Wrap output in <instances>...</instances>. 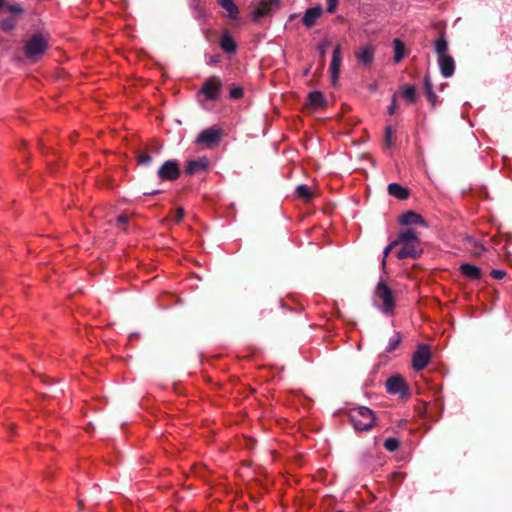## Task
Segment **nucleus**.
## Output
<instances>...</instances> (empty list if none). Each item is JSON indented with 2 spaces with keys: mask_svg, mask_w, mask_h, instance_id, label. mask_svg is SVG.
Wrapping results in <instances>:
<instances>
[{
  "mask_svg": "<svg viewBox=\"0 0 512 512\" xmlns=\"http://www.w3.org/2000/svg\"><path fill=\"white\" fill-rule=\"evenodd\" d=\"M432 354H413L412 367L415 371H421L427 367L431 360Z\"/></svg>",
  "mask_w": 512,
  "mask_h": 512,
  "instance_id": "20",
  "label": "nucleus"
},
{
  "mask_svg": "<svg viewBox=\"0 0 512 512\" xmlns=\"http://www.w3.org/2000/svg\"><path fill=\"white\" fill-rule=\"evenodd\" d=\"M323 9L320 5L312 8H308L303 17H302V23L306 28H312L316 21L322 16Z\"/></svg>",
  "mask_w": 512,
  "mask_h": 512,
  "instance_id": "11",
  "label": "nucleus"
},
{
  "mask_svg": "<svg viewBox=\"0 0 512 512\" xmlns=\"http://www.w3.org/2000/svg\"><path fill=\"white\" fill-rule=\"evenodd\" d=\"M349 419L357 431H368L375 423L373 411L365 406L354 408L349 413Z\"/></svg>",
  "mask_w": 512,
  "mask_h": 512,
  "instance_id": "3",
  "label": "nucleus"
},
{
  "mask_svg": "<svg viewBox=\"0 0 512 512\" xmlns=\"http://www.w3.org/2000/svg\"><path fill=\"white\" fill-rule=\"evenodd\" d=\"M221 140V132L216 127H210L201 131L197 138L196 143L200 145H204L208 148L214 147L219 144Z\"/></svg>",
  "mask_w": 512,
  "mask_h": 512,
  "instance_id": "7",
  "label": "nucleus"
},
{
  "mask_svg": "<svg viewBox=\"0 0 512 512\" xmlns=\"http://www.w3.org/2000/svg\"><path fill=\"white\" fill-rule=\"evenodd\" d=\"M5 7H7V10L12 14L13 17L15 15H21L23 13V8L19 4H12V5L6 4Z\"/></svg>",
  "mask_w": 512,
  "mask_h": 512,
  "instance_id": "36",
  "label": "nucleus"
},
{
  "mask_svg": "<svg viewBox=\"0 0 512 512\" xmlns=\"http://www.w3.org/2000/svg\"><path fill=\"white\" fill-rule=\"evenodd\" d=\"M160 193V190H155V191H152V192H148L146 193L147 195H155V194H159Z\"/></svg>",
  "mask_w": 512,
  "mask_h": 512,
  "instance_id": "47",
  "label": "nucleus"
},
{
  "mask_svg": "<svg viewBox=\"0 0 512 512\" xmlns=\"http://www.w3.org/2000/svg\"><path fill=\"white\" fill-rule=\"evenodd\" d=\"M83 505H84L83 500L79 499V500H78V507H79V509H82V508H83Z\"/></svg>",
  "mask_w": 512,
  "mask_h": 512,
  "instance_id": "46",
  "label": "nucleus"
},
{
  "mask_svg": "<svg viewBox=\"0 0 512 512\" xmlns=\"http://www.w3.org/2000/svg\"><path fill=\"white\" fill-rule=\"evenodd\" d=\"M490 275L494 278V279H503L505 276H506V271L504 270H492L490 272Z\"/></svg>",
  "mask_w": 512,
  "mask_h": 512,
  "instance_id": "41",
  "label": "nucleus"
},
{
  "mask_svg": "<svg viewBox=\"0 0 512 512\" xmlns=\"http://www.w3.org/2000/svg\"><path fill=\"white\" fill-rule=\"evenodd\" d=\"M395 240L398 245L420 242L419 235L413 228L399 232Z\"/></svg>",
  "mask_w": 512,
  "mask_h": 512,
  "instance_id": "17",
  "label": "nucleus"
},
{
  "mask_svg": "<svg viewBox=\"0 0 512 512\" xmlns=\"http://www.w3.org/2000/svg\"><path fill=\"white\" fill-rule=\"evenodd\" d=\"M393 48H394V62L399 63L404 58L405 45L400 39L395 38L393 40Z\"/></svg>",
  "mask_w": 512,
  "mask_h": 512,
  "instance_id": "25",
  "label": "nucleus"
},
{
  "mask_svg": "<svg viewBox=\"0 0 512 512\" xmlns=\"http://www.w3.org/2000/svg\"><path fill=\"white\" fill-rule=\"evenodd\" d=\"M279 7V0H261L252 12V20L257 22L261 18L270 15L273 9Z\"/></svg>",
  "mask_w": 512,
  "mask_h": 512,
  "instance_id": "8",
  "label": "nucleus"
},
{
  "mask_svg": "<svg viewBox=\"0 0 512 512\" xmlns=\"http://www.w3.org/2000/svg\"><path fill=\"white\" fill-rule=\"evenodd\" d=\"M400 245L402 247L396 253V257L399 260L406 259V258L417 259L423 253V249L421 247L420 242L400 244Z\"/></svg>",
  "mask_w": 512,
  "mask_h": 512,
  "instance_id": "9",
  "label": "nucleus"
},
{
  "mask_svg": "<svg viewBox=\"0 0 512 512\" xmlns=\"http://www.w3.org/2000/svg\"><path fill=\"white\" fill-rule=\"evenodd\" d=\"M392 478H393V480H395V481L401 482V481H402V479H403V474H402L401 472H394V473L392 474Z\"/></svg>",
  "mask_w": 512,
  "mask_h": 512,
  "instance_id": "44",
  "label": "nucleus"
},
{
  "mask_svg": "<svg viewBox=\"0 0 512 512\" xmlns=\"http://www.w3.org/2000/svg\"><path fill=\"white\" fill-rule=\"evenodd\" d=\"M424 92L427 100L434 109L437 105L438 96L433 90V83L429 74H426L423 79Z\"/></svg>",
  "mask_w": 512,
  "mask_h": 512,
  "instance_id": "18",
  "label": "nucleus"
},
{
  "mask_svg": "<svg viewBox=\"0 0 512 512\" xmlns=\"http://www.w3.org/2000/svg\"><path fill=\"white\" fill-rule=\"evenodd\" d=\"M222 90V82L219 77L211 76L202 85L199 94H203L206 100L215 101Z\"/></svg>",
  "mask_w": 512,
  "mask_h": 512,
  "instance_id": "4",
  "label": "nucleus"
},
{
  "mask_svg": "<svg viewBox=\"0 0 512 512\" xmlns=\"http://www.w3.org/2000/svg\"><path fill=\"white\" fill-rule=\"evenodd\" d=\"M403 336L399 332H395L394 335L389 339L387 350L393 352L397 349L404 348L401 346Z\"/></svg>",
  "mask_w": 512,
  "mask_h": 512,
  "instance_id": "28",
  "label": "nucleus"
},
{
  "mask_svg": "<svg viewBox=\"0 0 512 512\" xmlns=\"http://www.w3.org/2000/svg\"><path fill=\"white\" fill-rule=\"evenodd\" d=\"M243 96V89L242 87H234L230 90V97L232 99H240Z\"/></svg>",
  "mask_w": 512,
  "mask_h": 512,
  "instance_id": "37",
  "label": "nucleus"
},
{
  "mask_svg": "<svg viewBox=\"0 0 512 512\" xmlns=\"http://www.w3.org/2000/svg\"><path fill=\"white\" fill-rule=\"evenodd\" d=\"M341 59H342L341 46L338 44L334 48L332 60H331V64H330L331 79H332L333 83H335L336 80L338 79V76L340 73Z\"/></svg>",
  "mask_w": 512,
  "mask_h": 512,
  "instance_id": "12",
  "label": "nucleus"
},
{
  "mask_svg": "<svg viewBox=\"0 0 512 512\" xmlns=\"http://www.w3.org/2000/svg\"><path fill=\"white\" fill-rule=\"evenodd\" d=\"M308 104L313 108H320L326 106V100L322 92L313 91L308 94Z\"/></svg>",
  "mask_w": 512,
  "mask_h": 512,
  "instance_id": "23",
  "label": "nucleus"
},
{
  "mask_svg": "<svg viewBox=\"0 0 512 512\" xmlns=\"http://www.w3.org/2000/svg\"><path fill=\"white\" fill-rule=\"evenodd\" d=\"M385 144L388 148H390L394 143L393 138V129L390 125L386 126L385 128V137H384Z\"/></svg>",
  "mask_w": 512,
  "mask_h": 512,
  "instance_id": "34",
  "label": "nucleus"
},
{
  "mask_svg": "<svg viewBox=\"0 0 512 512\" xmlns=\"http://www.w3.org/2000/svg\"><path fill=\"white\" fill-rule=\"evenodd\" d=\"M357 58L364 65H370L374 59V48L371 45L363 47L358 53Z\"/></svg>",
  "mask_w": 512,
  "mask_h": 512,
  "instance_id": "22",
  "label": "nucleus"
},
{
  "mask_svg": "<svg viewBox=\"0 0 512 512\" xmlns=\"http://www.w3.org/2000/svg\"><path fill=\"white\" fill-rule=\"evenodd\" d=\"M387 392L393 395H398L400 398L409 396V388L404 378L400 375H394L386 381Z\"/></svg>",
  "mask_w": 512,
  "mask_h": 512,
  "instance_id": "6",
  "label": "nucleus"
},
{
  "mask_svg": "<svg viewBox=\"0 0 512 512\" xmlns=\"http://www.w3.org/2000/svg\"><path fill=\"white\" fill-rule=\"evenodd\" d=\"M459 272L469 280H479L482 278V270L470 263H463L459 266Z\"/></svg>",
  "mask_w": 512,
  "mask_h": 512,
  "instance_id": "13",
  "label": "nucleus"
},
{
  "mask_svg": "<svg viewBox=\"0 0 512 512\" xmlns=\"http://www.w3.org/2000/svg\"><path fill=\"white\" fill-rule=\"evenodd\" d=\"M337 512H343V511L339 510V511H337Z\"/></svg>",
  "mask_w": 512,
  "mask_h": 512,
  "instance_id": "48",
  "label": "nucleus"
},
{
  "mask_svg": "<svg viewBox=\"0 0 512 512\" xmlns=\"http://www.w3.org/2000/svg\"><path fill=\"white\" fill-rule=\"evenodd\" d=\"M181 170L178 161L167 160L157 171V176L162 181H175L180 177Z\"/></svg>",
  "mask_w": 512,
  "mask_h": 512,
  "instance_id": "5",
  "label": "nucleus"
},
{
  "mask_svg": "<svg viewBox=\"0 0 512 512\" xmlns=\"http://www.w3.org/2000/svg\"><path fill=\"white\" fill-rule=\"evenodd\" d=\"M219 6L228 12V16L231 19H236L239 14V9L233 0H217Z\"/></svg>",
  "mask_w": 512,
  "mask_h": 512,
  "instance_id": "24",
  "label": "nucleus"
},
{
  "mask_svg": "<svg viewBox=\"0 0 512 512\" xmlns=\"http://www.w3.org/2000/svg\"><path fill=\"white\" fill-rule=\"evenodd\" d=\"M296 195L298 198L304 200L305 202H310L313 199V193L310 187L305 184L297 186Z\"/></svg>",
  "mask_w": 512,
  "mask_h": 512,
  "instance_id": "26",
  "label": "nucleus"
},
{
  "mask_svg": "<svg viewBox=\"0 0 512 512\" xmlns=\"http://www.w3.org/2000/svg\"><path fill=\"white\" fill-rule=\"evenodd\" d=\"M399 223L404 226H411V225H420L423 227H427V222L425 219L418 213L410 210L405 212L399 217Z\"/></svg>",
  "mask_w": 512,
  "mask_h": 512,
  "instance_id": "10",
  "label": "nucleus"
},
{
  "mask_svg": "<svg viewBox=\"0 0 512 512\" xmlns=\"http://www.w3.org/2000/svg\"><path fill=\"white\" fill-rule=\"evenodd\" d=\"M327 2V12L328 13H334L336 11V8L338 6L339 0H326Z\"/></svg>",
  "mask_w": 512,
  "mask_h": 512,
  "instance_id": "38",
  "label": "nucleus"
},
{
  "mask_svg": "<svg viewBox=\"0 0 512 512\" xmlns=\"http://www.w3.org/2000/svg\"><path fill=\"white\" fill-rule=\"evenodd\" d=\"M435 53L438 55V59L444 56H448V41L445 37V32L441 31L439 38L434 43Z\"/></svg>",
  "mask_w": 512,
  "mask_h": 512,
  "instance_id": "21",
  "label": "nucleus"
},
{
  "mask_svg": "<svg viewBox=\"0 0 512 512\" xmlns=\"http://www.w3.org/2000/svg\"><path fill=\"white\" fill-rule=\"evenodd\" d=\"M184 214H185V212H184L183 208H181V207L177 208L174 212L175 221L180 222L183 219Z\"/></svg>",
  "mask_w": 512,
  "mask_h": 512,
  "instance_id": "42",
  "label": "nucleus"
},
{
  "mask_svg": "<svg viewBox=\"0 0 512 512\" xmlns=\"http://www.w3.org/2000/svg\"><path fill=\"white\" fill-rule=\"evenodd\" d=\"M49 48V35L43 33L33 34L24 45V54L27 59L37 61Z\"/></svg>",
  "mask_w": 512,
  "mask_h": 512,
  "instance_id": "1",
  "label": "nucleus"
},
{
  "mask_svg": "<svg viewBox=\"0 0 512 512\" xmlns=\"http://www.w3.org/2000/svg\"><path fill=\"white\" fill-rule=\"evenodd\" d=\"M387 190L389 195L395 197L398 200H406L410 196L409 189L398 183H390Z\"/></svg>",
  "mask_w": 512,
  "mask_h": 512,
  "instance_id": "19",
  "label": "nucleus"
},
{
  "mask_svg": "<svg viewBox=\"0 0 512 512\" xmlns=\"http://www.w3.org/2000/svg\"><path fill=\"white\" fill-rule=\"evenodd\" d=\"M398 246V243H396V240H393L389 245H387L383 251V260H382V267L385 268L386 266V258L388 257L389 253Z\"/></svg>",
  "mask_w": 512,
  "mask_h": 512,
  "instance_id": "35",
  "label": "nucleus"
},
{
  "mask_svg": "<svg viewBox=\"0 0 512 512\" xmlns=\"http://www.w3.org/2000/svg\"><path fill=\"white\" fill-rule=\"evenodd\" d=\"M16 26V19L13 16L0 20V28L5 31H11Z\"/></svg>",
  "mask_w": 512,
  "mask_h": 512,
  "instance_id": "31",
  "label": "nucleus"
},
{
  "mask_svg": "<svg viewBox=\"0 0 512 512\" xmlns=\"http://www.w3.org/2000/svg\"><path fill=\"white\" fill-rule=\"evenodd\" d=\"M6 6V0H0V11Z\"/></svg>",
  "mask_w": 512,
  "mask_h": 512,
  "instance_id": "45",
  "label": "nucleus"
},
{
  "mask_svg": "<svg viewBox=\"0 0 512 512\" xmlns=\"http://www.w3.org/2000/svg\"><path fill=\"white\" fill-rule=\"evenodd\" d=\"M397 108V97L396 94L392 96L391 105L388 107V114L393 115Z\"/></svg>",
  "mask_w": 512,
  "mask_h": 512,
  "instance_id": "40",
  "label": "nucleus"
},
{
  "mask_svg": "<svg viewBox=\"0 0 512 512\" xmlns=\"http://www.w3.org/2000/svg\"><path fill=\"white\" fill-rule=\"evenodd\" d=\"M117 225L124 229L125 225L129 222V217L127 214H121L117 217Z\"/></svg>",
  "mask_w": 512,
  "mask_h": 512,
  "instance_id": "39",
  "label": "nucleus"
},
{
  "mask_svg": "<svg viewBox=\"0 0 512 512\" xmlns=\"http://www.w3.org/2000/svg\"><path fill=\"white\" fill-rule=\"evenodd\" d=\"M330 45H331V42L328 39H324L317 45V50H318V53L320 56V62H321L322 68H324V66H325L326 53H327V50L329 49Z\"/></svg>",
  "mask_w": 512,
  "mask_h": 512,
  "instance_id": "29",
  "label": "nucleus"
},
{
  "mask_svg": "<svg viewBox=\"0 0 512 512\" xmlns=\"http://www.w3.org/2000/svg\"><path fill=\"white\" fill-rule=\"evenodd\" d=\"M374 298L379 302V309L386 315H392L395 310L396 302L394 291L384 280H380L374 291Z\"/></svg>",
  "mask_w": 512,
  "mask_h": 512,
  "instance_id": "2",
  "label": "nucleus"
},
{
  "mask_svg": "<svg viewBox=\"0 0 512 512\" xmlns=\"http://www.w3.org/2000/svg\"><path fill=\"white\" fill-rule=\"evenodd\" d=\"M190 6L194 10V17L196 19H204L207 16V12L204 7L201 6L200 0H191Z\"/></svg>",
  "mask_w": 512,
  "mask_h": 512,
  "instance_id": "30",
  "label": "nucleus"
},
{
  "mask_svg": "<svg viewBox=\"0 0 512 512\" xmlns=\"http://www.w3.org/2000/svg\"><path fill=\"white\" fill-rule=\"evenodd\" d=\"M219 46L228 54H234L237 50V44L227 29L224 30L221 36Z\"/></svg>",
  "mask_w": 512,
  "mask_h": 512,
  "instance_id": "16",
  "label": "nucleus"
},
{
  "mask_svg": "<svg viewBox=\"0 0 512 512\" xmlns=\"http://www.w3.org/2000/svg\"><path fill=\"white\" fill-rule=\"evenodd\" d=\"M208 164V160L205 157L197 160H189L186 164L185 173L191 176L198 172L205 171Z\"/></svg>",
  "mask_w": 512,
  "mask_h": 512,
  "instance_id": "15",
  "label": "nucleus"
},
{
  "mask_svg": "<svg viewBox=\"0 0 512 512\" xmlns=\"http://www.w3.org/2000/svg\"><path fill=\"white\" fill-rule=\"evenodd\" d=\"M383 445L389 452H395L400 447V441L396 438H387Z\"/></svg>",
  "mask_w": 512,
  "mask_h": 512,
  "instance_id": "33",
  "label": "nucleus"
},
{
  "mask_svg": "<svg viewBox=\"0 0 512 512\" xmlns=\"http://www.w3.org/2000/svg\"><path fill=\"white\" fill-rule=\"evenodd\" d=\"M402 96L408 103L414 104L417 101L416 88L413 85H405L403 87Z\"/></svg>",
  "mask_w": 512,
  "mask_h": 512,
  "instance_id": "27",
  "label": "nucleus"
},
{
  "mask_svg": "<svg viewBox=\"0 0 512 512\" xmlns=\"http://www.w3.org/2000/svg\"><path fill=\"white\" fill-rule=\"evenodd\" d=\"M441 75L449 78L454 74L455 62L452 56H444L438 59Z\"/></svg>",
  "mask_w": 512,
  "mask_h": 512,
  "instance_id": "14",
  "label": "nucleus"
},
{
  "mask_svg": "<svg viewBox=\"0 0 512 512\" xmlns=\"http://www.w3.org/2000/svg\"><path fill=\"white\" fill-rule=\"evenodd\" d=\"M415 352H431L430 347L427 344H419L417 345V349Z\"/></svg>",
  "mask_w": 512,
  "mask_h": 512,
  "instance_id": "43",
  "label": "nucleus"
},
{
  "mask_svg": "<svg viewBox=\"0 0 512 512\" xmlns=\"http://www.w3.org/2000/svg\"><path fill=\"white\" fill-rule=\"evenodd\" d=\"M136 158L139 165H148L152 161V157L144 150H138L136 152Z\"/></svg>",
  "mask_w": 512,
  "mask_h": 512,
  "instance_id": "32",
  "label": "nucleus"
}]
</instances>
